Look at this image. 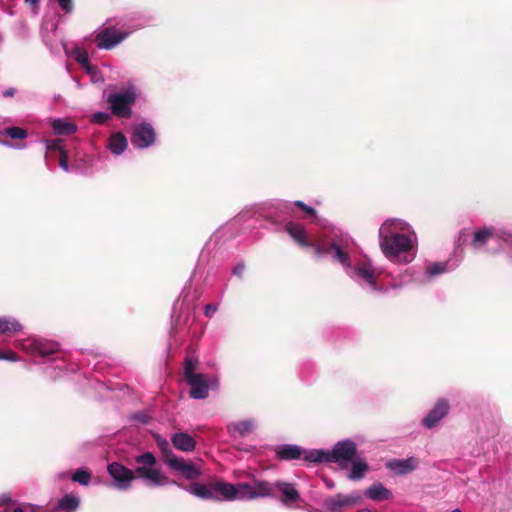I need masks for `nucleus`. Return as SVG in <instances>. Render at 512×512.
<instances>
[{
    "instance_id": "f257e3e1",
    "label": "nucleus",
    "mask_w": 512,
    "mask_h": 512,
    "mask_svg": "<svg viewBox=\"0 0 512 512\" xmlns=\"http://www.w3.org/2000/svg\"><path fill=\"white\" fill-rule=\"evenodd\" d=\"M287 233L303 247L314 249L317 258H328L342 266L353 281L371 292L382 291L377 285L378 273L370 260L362 256L355 241L345 233L332 231L317 241H310L303 226L288 222Z\"/></svg>"
},
{
    "instance_id": "f03ea898",
    "label": "nucleus",
    "mask_w": 512,
    "mask_h": 512,
    "mask_svg": "<svg viewBox=\"0 0 512 512\" xmlns=\"http://www.w3.org/2000/svg\"><path fill=\"white\" fill-rule=\"evenodd\" d=\"M378 237L380 249L389 261L408 264L414 260L417 236L404 220L387 219L380 226Z\"/></svg>"
},
{
    "instance_id": "7ed1b4c3",
    "label": "nucleus",
    "mask_w": 512,
    "mask_h": 512,
    "mask_svg": "<svg viewBox=\"0 0 512 512\" xmlns=\"http://www.w3.org/2000/svg\"><path fill=\"white\" fill-rule=\"evenodd\" d=\"M137 467L135 470L128 469L124 465L113 462L107 467L110 477L113 479L111 484L118 490H127L136 476L150 487H161L169 483L166 475L156 466L157 459L151 452H145L135 457Z\"/></svg>"
},
{
    "instance_id": "20e7f679",
    "label": "nucleus",
    "mask_w": 512,
    "mask_h": 512,
    "mask_svg": "<svg viewBox=\"0 0 512 512\" xmlns=\"http://www.w3.org/2000/svg\"><path fill=\"white\" fill-rule=\"evenodd\" d=\"M249 489L245 491V501L258 498L278 497L280 502L288 508H293L300 501L301 495L293 483L278 480L274 483L265 480H255L248 483Z\"/></svg>"
},
{
    "instance_id": "39448f33",
    "label": "nucleus",
    "mask_w": 512,
    "mask_h": 512,
    "mask_svg": "<svg viewBox=\"0 0 512 512\" xmlns=\"http://www.w3.org/2000/svg\"><path fill=\"white\" fill-rule=\"evenodd\" d=\"M248 482L237 484L214 481L208 485L194 482L186 490L201 499L215 501H245Z\"/></svg>"
},
{
    "instance_id": "423d86ee",
    "label": "nucleus",
    "mask_w": 512,
    "mask_h": 512,
    "mask_svg": "<svg viewBox=\"0 0 512 512\" xmlns=\"http://www.w3.org/2000/svg\"><path fill=\"white\" fill-rule=\"evenodd\" d=\"M357 447L355 442L345 439L337 442L332 450L312 449L305 453V461L310 463H338L347 467L356 457Z\"/></svg>"
},
{
    "instance_id": "0eeeda50",
    "label": "nucleus",
    "mask_w": 512,
    "mask_h": 512,
    "mask_svg": "<svg viewBox=\"0 0 512 512\" xmlns=\"http://www.w3.org/2000/svg\"><path fill=\"white\" fill-rule=\"evenodd\" d=\"M137 96V88L133 84H128L124 89L109 94L107 101L113 114L122 118H129Z\"/></svg>"
},
{
    "instance_id": "6e6552de",
    "label": "nucleus",
    "mask_w": 512,
    "mask_h": 512,
    "mask_svg": "<svg viewBox=\"0 0 512 512\" xmlns=\"http://www.w3.org/2000/svg\"><path fill=\"white\" fill-rule=\"evenodd\" d=\"M15 346L28 354L37 355L42 358L52 355L58 351L57 343L37 337L17 340L15 342Z\"/></svg>"
},
{
    "instance_id": "1a4fd4ad",
    "label": "nucleus",
    "mask_w": 512,
    "mask_h": 512,
    "mask_svg": "<svg viewBox=\"0 0 512 512\" xmlns=\"http://www.w3.org/2000/svg\"><path fill=\"white\" fill-rule=\"evenodd\" d=\"M131 31L117 30L113 26L99 29L95 33V42L99 49L111 50L125 40Z\"/></svg>"
},
{
    "instance_id": "9d476101",
    "label": "nucleus",
    "mask_w": 512,
    "mask_h": 512,
    "mask_svg": "<svg viewBox=\"0 0 512 512\" xmlns=\"http://www.w3.org/2000/svg\"><path fill=\"white\" fill-rule=\"evenodd\" d=\"M186 382L190 386V397L193 399H205L208 397L210 389L218 387L216 377H209L203 373L189 377Z\"/></svg>"
},
{
    "instance_id": "9b49d317",
    "label": "nucleus",
    "mask_w": 512,
    "mask_h": 512,
    "mask_svg": "<svg viewBox=\"0 0 512 512\" xmlns=\"http://www.w3.org/2000/svg\"><path fill=\"white\" fill-rule=\"evenodd\" d=\"M362 500L363 495L359 491H354L348 495L337 494L325 499L323 512H342L345 508L358 505Z\"/></svg>"
},
{
    "instance_id": "f8f14e48",
    "label": "nucleus",
    "mask_w": 512,
    "mask_h": 512,
    "mask_svg": "<svg viewBox=\"0 0 512 512\" xmlns=\"http://www.w3.org/2000/svg\"><path fill=\"white\" fill-rule=\"evenodd\" d=\"M156 140V133L151 124L143 122L136 125L131 136V143L139 149L152 146Z\"/></svg>"
},
{
    "instance_id": "ddd939ff",
    "label": "nucleus",
    "mask_w": 512,
    "mask_h": 512,
    "mask_svg": "<svg viewBox=\"0 0 512 512\" xmlns=\"http://www.w3.org/2000/svg\"><path fill=\"white\" fill-rule=\"evenodd\" d=\"M172 471L187 480H195L200 477V467L190 461H186L177 455L166 464Z\"/></svg>"
},
{
    "instance_id": "4468645a",
    "label": "nucleus",
    "mask_w": 512,
    "mask_h": 512,
    "mask_svg": "<svg viewBox=\"0 0 512 512\" xmlns=\"http://www.w3.org/2000/svg\"><path fill=\"white\" fill-rule=\"evenodd\" d=\"M450 405L446 399H439L428 414L422 419V425L432 429L448 414Z\"/></svg>"
},
{
    "instance_id": "2eb2a0df",
    "label": "nucleus",
    "mask_w": 512,
    "mask_h": 512,
    "mask_svg": "<svg viewBox=\"0 0 512 512\" xmlns=\"http://www.w3.org/2000/svg\"><path fill=\"white\" fill-rule=\"evenodd\" d=\"M274 451L280 460H296L301 457L305 460V453L309 450H304L295 444H281L276 446Z\"/></svg>"
},
{
    "instance_id": "dca6fc26",
    "label": "nucleus",
    "mask_w": 512,
    "mask_h": 512,
    "mask_svg": "<svg viewBox=\"0 0 512 512\" xmlns=\"http://www.w3.org/2000/svg\"><path fill=\"white\" fill-rule=\"evenodd\" d=\"M257 427V421L253 418L230 422L227 425L228 432L235 436L239 435L241 437L247 436L252 433Z\"/></svg>"
},
{
    "instance_id": "f3484780",
    "label": "nucleus",
    "mask_w": 512,
    "mask_h": 512,
    "mask_svg": "<svg viewBox=\"0 0 512 512\" xmlns=\"http://www.w3.org/2000/svg\"><path fill=\"white\" fill-rule=\"evenodd\" d=\"M494 233V226H484L475 230L471 246L474 250H481L490 240H495Z\"/></svg>"
},
{
    "instance_id": "a211bd4d",
    "label": "nucleus",
    "mask_w": 512,
    "mask_h": 512,
    "mask_svg": "<svg viewBox=\"0 0 512 512\" xmlns=\"http://www.w3.org/2000/svg\"><path fill=\"white\" fill-rule=\"evenodd\" d=\"M173 446L183 452H192L196 447L194 438L185 432L174 433L171 437Z\"/></svg>"
},
{
    "instance_id": "6ab92c4d",
    "label": "nucleus",
    "mask_w": 512,
    "mask_h": 512,
    "mask_svg": "<svg viewBox=\"0 0 512 512\" xmlns=\"http://www.w3.org/2000/svg\"><path fill=\"white\" fill-rule=\"evenodd\" d=\"M419 466V461L415 457H409L402 460H394L389 463L388 467L396 474L405 475L414 471Z\"/></svg>"
},
{
    "instance_id": "aec40b11",
    "label": "nucleus",
    "mask_w": 512,
    "mask_h": 512,
    "mask_svg": "<svg viewBox=\"0 0 512 512\" xmlns=\"http://www.w3.org/2000/svg\"><path fill=\"white\" fill-rule=\"evenodd\" d=\"M364 494L373 501L390 500L393 498L392 492L380 482L371 485L365 490Z\"/></svg>"
},
{
    "instance_id": "412c9836",
    "label": "nucleus",
    "mask_w": 512,
    "mask_h": 512,
    "mask_svg": "<svg viewBox=\"0 0 512 512\" xmlns=\"http://www.w3.org/2000/svg\"><path fill=\"white\" fill-rule=\"evenodd\" d=\"M458 265V261H455L453 263H451L450 261L434 262L426 268L425 276L428 279H431L448 271L454 270L456 267H458Z\"/></svg>"
},
{
    "instance_id": "4be33fe9",
    "label": "nucleus",
    "mask_w": 512,
    "mask_h": 512,
    "mask_svg": "<svg viewBox=\"0 0 512 512\" xmlns=\"http://www.w3.org/2000/svg\"><path fill=\"white\" fill-rule=\"evenodd\" d=\"M106 146L112 154L120 155L128 146L127 138L123 133L115 132L109 137Z\"/></svg>"
},
{
    "instance_id": "5701e85b",
    "label": "nucleus",
    "mask_w": 512,
    "mask_h": 512,
    "mask_svg": "<svg viewBox=\"0 0 512 512\" xmlns=\"http://www.w3.org/2000/svg\"><path fill=\"white\" fill-rule=\"evenodd\" d=\"M52 128L57 135H70L77 130L75 123L60 118L53 120Z\"/></svg>"
},
{
    "instance_id": "b1692460",
    "label": "nucleus",
    "mask_w": 512,
    "mask_h": 512,
    "mask_svg": "<svg viewBox=\"0 0 512 512\" xmlns=\"http://www.w3.org/2000/svg\"><path fill=\"white\" fill-rule=\"evenodd\" d=\"M80 500L73 494L64 495L53 508V510L74 511L78 508Z\"/></svg>"
},
{
    "instance_id": "393cba45",
    "label": "nucleus",
    "mask_w": 512,
    "mask_h": 512,
    "mask_svg": "<svg viewBox=\"0 0 512 512\" xmlns=\"http://www.w3.org/2000/svg\"><path fill=\"white\" fill-rule=\"evenodd\" d=\"M22 330V325L13 317H0V334L16 333Z\"/></svg>"
},
{
    "instance_id": "a878e982",
    "label": "nucleus",
    "mask_w": 512,
    "mask_h": 512,
    "mask_svg": "<svg viewBox=\"0 0 512 512\" xmlns=\"http://www.w3.org/2000/svg\"><path fill=\"white\" fill-rule=\"evenodd\" d=\"M350 463L352 464V468L349 473V479H351V480L361 479L364 476L365 472L368 470L367 463L363 459L356 458V457Z\"/></svg>"
},
{
    "instance_id": "bb28decb",
    "label": "nucleus",
    "mask_w": 512,
    "mask_h": 512,
    "mask_svg": "<svg viewBox=\"0 0 512 512\" xmlns=\"http://www.w3.org/2000/svg\"><path fill=\"white\" fill-rule=\"evenodd\" d=\"M156 444L162 453V459L165 464H167L171 459H173L176 454L172 451L169 442L160 436L155 438Z\"/></svg>"
},
{
    "instance_id": "cd10ccee",
    "label": "nucleus",
    "mask_w": 512,
    "mask_h": 512,
    "mask_svg": "<svg viewBox=\"0 0 512 512\" xmlns=\"http://www.w3.org/2000/svg\"><path fill=\"white\" fill-rule=\"evenodd\" d=\"M494 239L505 242L512 240V227L494 226Z\"/></svg>"
},
{
    "instance_id": "c85d7f7f",
    "label": "nucleus",
    "mask_w": 512,
    "mask_h": 512,
    "mask_svg": "<svg viewBox=\"0 0 512 512\" xmlns=\"http://www.w3.org/2000/svg\"><path fill=\"white\" fill-rule=\"evenodd\" d=\"M198 361L192 357L187 356L185 358V365H184V377L186 380H188L189 377L195 376L198 373H196Z\"/></svg>"
},
{
    "instance_id": "c756f323",
    "label": "nucleus",
    "mask_w": 512,
    "mask_h": 512,
    "mask_svg": "<svg viewBox=\"0 0 512 512\" xmlns=\"http://www.w3.org/2000/svg\"><path fill=\"white\" fill-rule=\"evenodd\" d=\"M4 134L12 139H24L27 137V132L20 127H7L4 129Z\"/></svg>"
},
{
    "instance_id": "7c9ffc66",
    "label": "nucleus",
    "mask_w": 512,
    "mask_h": 512,
    "mask_svg": "<svg viewBox=\"0 0 512 512\" xmlns=\"http://www.w3.org/2000/svg\"><path fill=\"white\" fill-rule=\"evenodd\" d=\"M74 482H77L81 485H88L91 479V475L88 471L84 469H78L72 476Z\"/></svg>"
},
{
    "instance_id": "2f4dec72",
    "label": "nucleus",
    "mask_w": 512,
    "mask_h": 512,
    "mask_svg": "<svg viewBox=\"0 0 512 512\" xmlns=\"http://www.w3.org/2000/svg\"><path fill=\"white\" fill-rule=\"evenodd\" d=\"M74 55H75V60L83 66L87 65V63H89V57H88V54L86 51L82 50V49H75L74 51Z\"/></svg>"
},
{
    "instance_id": "473e14b6",
    "label": "nucleus",
    "mask_w": 512,
    "mask_h": 512,
    "mask_svg": "<svg viewBox=\"0 0 512 512\" xmlns=\"http://www.w3.org/2000/svg\"><path fill=\"white\" fill-rule=\"evenodd\" d=\"M46 149L50 151H64L62 149V141L60 139H53L46 141Z\"/></svg>"
},
{
    "instance_id": "72a5a7b5",
    "label": "nucleus",
    "mask_w": 512,
    "mask_h": 512,
    "mask_svg": "<svg viewBox=\"0 0 512 512\" xmlns=\"http://www.w3.org/2000/svg\"><path fill=\"white\" fill-rule=\"evenodd\" d=\"M110 115L106 112H97L92 115L91 121L95 124H104Z\"/></svg>"
},
{
    "instance_id": "f704fd0d",
    "label": "nucleus",
    "mask_w": 512,
    "mask_h": 512,
    "mask_svg": "<svg viewBox=\"0 0 512 512\" xmlns=\"http://www.w3.org/2000/svg\"><path fill=\"white\" fill-rule=\"evenodd\" d=\"M0 360L16 362L19 360V357L12 350H3V351H0Z\"/></svg>"
},
{
    "instance_id": "c9c22d12",
    "label": "nucleus",
    "mask_w": 512,
    "mask_h": 512,
    "mask_svg": "<svg viewBox=\"0 0 512 512\" xmlns=\"http://www.w3.org/2000/svg\"><path fill=\"white\" fill-rule=\"evenodd\" d=\"M57 2L65 13H70L73 10V0H57Z\"/></svg>"
},
{
    "instance_id": "e433bc0d",
    "label": "nucleus",
    "mask_w": 512,
    "mask_h": 512,
    "mask_svg": "<svg viewBox=\"0 0 512 512\" xmlns=\"http://www.w3.org/2000/svg\"><path fill=\"white\" fill-rule=\"evenodd\" d=\"M294 205L300 208L301 210L305 211L309 215L314 216L316 214V211L312 207L306 205L303 201H295Z\"/></svg>"
},
{
    "instance_id": "4c0bfd02",
    "label": "nucleus",
    "mask_w": 512,
    "mask_h": 512,
    "mask_svg": "<svg viewBox=\"0 0 512 512\" xmlns=\"http://www.w3.org/2000/svg\"><path fill=\"white\" fill-rule=\"evenodd\" d=\"M218 310V306L215 304H207L204 308V314L207 317H212L216 311Z\"/></svg>"
},
{
    "instance_id": "58836bf2",
    "label": "nucleus",
    "mask_w": 512,
    "mask_h": 512,
    "mask_svg": "<svg viewBox=\"0 0 512 512\" xmlns=\"http://www.w3.org/2000/svg\"><path fill=\"white\" fill-rule=\"evenodd\" d=\"M59 166L64 171H66V172L69 171V166H68V161H67V156H66L65 151H61L60 160H59Z\"/></svg>"
},
{
    "instance_id": "ea45409f",
    "label": "nucleus",
    "mask_w": 512,
    "mask_h": 512,
    "mask_svg": "<svg viewBox=\"0 0 512 512\" xmlns=\"http://www.w3.org/2000/svg\"><path fill=\"white\" fill-rule=\"evenodd\" d=\"M40 0H25V3L29 5L33 13H37V8Z\"/></svg>"
},
{
    "instance_id": "a19ab883",
    "label": "nucleus",
    "mask_w": 512,
    "mask_h": 512,
    "mask_svg": "<svg viewBox=\"0 0 512 512\" xmlns=\"http://www.w3.org/2000/svg\"><path fill=\"white\" fill-rule=\"evenodd\" d=\"M83 68L91 76H95L97 73V68L92 66L90 63H87V65L83 66Z\"/></svg>"
},
{
    "instance_id": "79ce46f5",
    "label": "nucleus",
    "mask_w": 512,
    "mask_h": 512,
    "mask_svg": "<svg viewBox=\"0 0 512 512\" xmlns=\"http://www.w3.org/2000/svg\"><path fill=\"white\" fill-rule=\"evenodd\" d=\"M133 419L143 424L148 422V417L145 414H135Z\"/></svg>"
},
{
    "instance_id": "37998d69",
    "label": "nucleus",
    "mask_w": 512,
    "mask_h": 512,
    "mask_svg": "<svg viewBox=\"0 0 512 512\" xmlns=\"http://www.w3.org/2000/svg\"><path fill=\"white\" fill-rule=\"evenodd\" d=\"M243 271H244V265L243 264H239V265L234 267L233 274L237 275V276H241Z\"/></svg>"
},
{
    "instance_id": "c03bdc74",
    "label": "nucleus",
    "mask_w": 512,
    "mask_h": 512,
    "mask_svg": "<svg viewBox=\"0 0 512 512\" xmlns=\"http://www.w3.org/2000/svg\"><path fill=\"white\" fill-rule=\"evenodd\" d=\"M14 94V89L10 88V89H7L3 92V96L5 97H9V96H12Z\"/></svg>"
},
{
    "instance_id": "a18cd8bd",
    "label": "nucleus",
    "mask_w": 512,
    "mask_h": 512,
    "mask_svg": "<svg viewBox=\"0 0 512 512\" xmlns=\"http://www.w3.org/2000/svg\"><path fill=\"white\" fill-rule=\"evenodd\" d=\"M30 512H39V508L31 507Z\"/></svg>"
},
{
    "instance_id": "49530a36",
    "label": "nucleus",
    "mask_w": 512,
    "mask_h": 512,
    "mask_svg": "<svg viewBox=\"0 0 512 512\" xmlns=\"http://www.w3.org/2000/svg\"><path fill=\"white\" fill-rule=\"evenodd\" d=\"M358 512H372V511L368 508H363V509H360Z\"/></svg>"
},
{
    "instance_id": "de8ad7c7",
    "label": "nucleus",
    "mask_w": 512,
    "mask_h": 512,
    "mask_svg": "<svg viewBox=\"0 0 512 512\" xmlns=\"http://www.w3.org/2000/svg\"><path fill=\"white\" fill-rule=\"evenodd\" d=\"M12 512H23L22 508H16Z\"/></svg>"
},
{
    "instance_id": "09e8293b",
    "label": "nucleus",
    "mask_w": 512,
    "mask_h": 512,
    "mask_svg": "<svg viewBox=\"0 0 512 512\" xmlns=\"http://www.w3.org/2000/svg\"><path fill=\"white\" fill-rule=\"evenodd\" d=\"M451 512H462L460 509L456 508L454 510H452Z\"/></svg>"
}]
</instances>
